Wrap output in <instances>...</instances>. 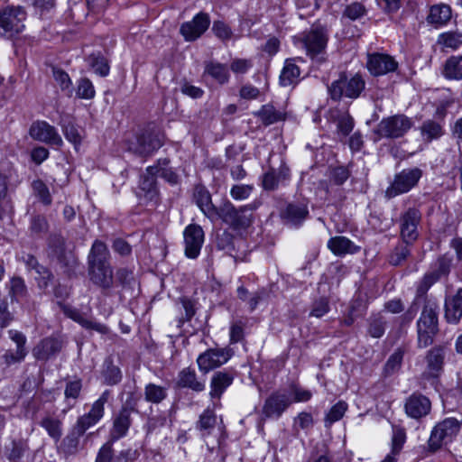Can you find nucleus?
Instances as JSON below:
<instances>
[{"label":"nucleus","instance_id":"5701e85b","mask_svg":"<svg viewBox=\"0 0 462 462\" xmlns=\"http://www.w3.org/2000/svg\"><path fill=\"white\" fill-rule=\"evenodd\" d=\"M291 180V170L286 164H282L278 169L270 168L262 176V187L264 190L273 191L280 185L285 186Z\"/></svg>","mask_w":462,"mask_h":462},{"label":"nucleus","instance_id":"680f3d73","mask_svg":"<svg viewBox=\"0 0 462 462\" xmlns=\"http://www.w3.org/2000/svg\"><path fill=\"white\" fill-rule=\"evenodd\" d=\"M96 91L91 80L88 78H81L78 81L77 96L84 99H91L95 97Z\"/></svg>","mask_w":462,"mask_h":462},{"label":"nucleus","instance_id":"39448f33","mask_svg":"<svg viewBox=\"0 0 462 462\" xmlns=\"http://www.w3.org/2000/svg\"><path fill=\"white\" fill-rule=\"evenodd\" d=\"M259 204L256 201L236 207L229 199H226L217 210L216 220L221 219L234 229L247 228L253 223V212L257 209Z\"/></svg>","mask_w":462,"mask_h":462},{"label":"nucleus","instance_id":"ea45409f","mask_svg":"<svg viewBox=\"0 0 462 462\" xmlns=\"http://www.w3.org/2000/svg\"><path fill=\"white\" fill-rule=\"evenodd\" d=\"M101 376L103 383L106 385L118 384L123 378L121 369L114 364L113 359L110 357L104 361Z\"/></svg>","mask_w":462,"mask_h":462},{"label":"nucleus","instance_id":"393cba45","mask_svg":"<svg viewBox=\"0 0 462 462\" xmlns=\"http://www.w3.org/2000/svg\"><path fill=\"white\" fill-rule=\"evenodd\" d=\"M134 411V407L124 405L114 417L113 427L110 431V439L112 441H116L126 436L132 425L131 415Z\"/></svg>","mask_w":462,"mask_h":462},{"label":"nucleus","instance_id":"a211bd4d","mask_svg":"<svg viewBox=\"0 0 462 462\" xmlns=\"http://www.w3.org/2000/svg\"><path fill=\"white\" fill-rule=\"evenodd\" d=\"M163 144V134L157 130H144L136 135V143L131 149L141 156H149Z\"/></svg>","mask_w":462,"mask_h":462},{"label":"nucleus","instance_id":"9d476101","mask_svg":"<svg viewBox=\"0 0 462 462\" xmlns=\"http://www.w3.org/2000/svg\"><path fill=\"white\" fill-rule=\"evenodd\" d=\"M437 282L438 277L430 274L429 272L426 273L424 276L418 282L415 300L411 302L409 308L396 319V321L398 322L401 328H408L411 324L419 310L417 300L421 298H424V300L429 299L427 297V292L430 288Z\"/></svg>","mask_w":462,"mask_h":462},{"label":"nucleus","instance_id":"c85d7f7f","mask_svg":"<svg viewBox=\"0 0 462 462\" xmlns=\"http://www.w3.org/2000/svg\"><path fill=\"white\" fill-rule=\"evenodd\" d=\"M444 319L447 323L457 325L462 319V288L457 292L446 299L444 304Z\"/></svg>","mask_w":462,"mask_h":462},{"label":"nucleus","instance_id":"49530a36","mask_svg":"<svg viewBox=\"0 0 462 462\" xmlns=\"http://www.w3.org/2000/svg\"><path fill=\"white\" fill-rule=\"evenodd\" d=\"M410 245L411 244L404 243L402 240L398 243L388 255L389 263L393 266H400L403 264L411 254L409 248Z\"/></svg>","mask_w":462,"mask_h":462},{"label":"nucleus","instance_id":"ddd939ff","mask_svg":"<svg viewBox=\"0 0 462 462\" xmlns=\"http://www.w3.org/2000/svg\"><path fill=\"white\" fill-rule=\"evenodd\" d=\"M422 220L420 210L415 207L407 208L400 216V237L406 244H413L420 236L419 226Z\"/></svg>","mask_w":462,"mask_h":462},{"label":"nucleus","instance_id":"338daca9","mask_svg":"<svg viewBox=\"0 0 462 462\" xmlns=\"http://www.w3.org/2000/svg\"><path fill=\"white\" fill-rule=\"evenodd\" d=\"M365 13V7L361 3L355 2L345 8L343 17L349 18L350 20H356L364 16Z\"/></svg>","mask_w":462,"mask_h":462},{"label":"nucleus","instance_id":"72a5a7b5","mask_svg":"<svg viewBox=\"0 0 462 462\" xmlns=\"http://www.w3.org/2000/svg\"><path fill=\"white\" fill-rule=\"evenodd\" d=\"M328 248L337 256L355 254L359 250L349 238L341 236L331 237L328 241Z\"/></svg>","mask_w":462,"mask_h":462},{"label":"nucleus","instance_id":"c756f323","mask_svg":"<svg viewBox=\"0 0 462 462\" xmlns=\"http://www.w3.org/2000/svg\"><path fill=\"white\" fill-rule=\"evenodd\" d=\"M64 313L86 329L97 331L101 335L109 333V328L106 325L97 322L95 319L86 317L77 309L67 308L64 310Z\"/></svg>","mask_w":462,"mask_h":462},{"label":"nucleus","instance_id":"0eeeda50","mask_svg":"<svg viewBox=\"0 0 462 462\" xmlns=\"http://www.w3.org/2000/svg\"><path fill=\"white\" fill-rule=\"evenodd\" d=\"M462 429V419L446 418L437 423L428 440V449L430 453L439 450L442 446L454 441Z\"/></svg>","mask_w":462,"mask_h":462},{"label":"nucleus","instance_id":"6e6552de","mask_svg":"<svg viewBox=\"0 0 462 462\" xmlns=\"http://www.w3.org/2000/svg\"><path fill=\"white\" fill-rule=\"evenodd\" d=\"M414 122L404 114H397L383 118L374 130L377 139H399L413 126Z\"/></svg>","mask_w":462,"mask_h":462},{"label":"nucleus","instance_id":"58836bf2","mask_svg":"<svg viewBox=\"0 0 462 462\" xmlns=\"http://www.w3.org/2000/svg\"><path fill=\"white\" fill-rule=\"evenodd\" d=\"M254 115L261 120L265 126L286 119L285 112L276 109L273 105L267 104L262 106L259 111Z\"/></svg>","mask_w":462,"mask_h":462},{"label":"nucleus","instance_id":"f257e3e1","mask_svg":"<svg viewBox=\"0 0 462 462\" xmlns=\"http://www.w3.org/2000/svg\"><path fill=\"white\" fill-rule=\"evenodd\" d=\"M111 397V391H104L96 400L90 410L79 416L69 433L62 439L61 448L67 454L78 452L80 438L91 427L95 426L105 415V405Z\"/></svg>","mask_w":462,"mask_h":462},{"label":"nucleus","instance_id":"774afa93","mask_svg":"<svg viewBox=\"0 0 462 462\" xmlns=\"http://www.w3.org/2000/svg\"><path fill=\"white\" fill-rule=\"evenodd\" d=\"M113 442L110 439L99 448L95 462H112L115 455Z\"/></svg>","mask_w":462,"mask_h":462},{"label":"nucleus","instance_id":"69168bd1","mask_svg":"<svg viewBox=\"0 0 462 462\" xmlns=\"http://www.w3.org/2000/svg\"><path fill=\"white\" fill-rule=\"evenodd\" d=\"M307 462H333V456L328 448H319L315 447Z\"/></svg>","mask_w":462,"mask_h":462},{"label":"nucleus","instance_id":"7c9ffc66","mask_svg":"<svg viewBox=\"0 0 462 462\" xmlns=\"http://www.w3.org/2000/svg\"><path fill=\"white\" fill-rule=\"evenodd\" d=\"M452 18V9L449 5L439 3L430 7L427 22L435 28L446 26Z\"/></svg>","mask_w":462,"mask_h":462},{"label":"nucleus","instance_id":"0e129e2a","mask_svg":"<svg viewBox=\"0 0 462 462\" xmlns=\"http://www.w3.org/2000/svg\"><path fill=\"white\" fill-rule=\"evenodd\" d=\"M290 391L293 394L292 402H305L312 398V393L310 390L302 388L296 383L290 385Z\"/></svg>","mask_w":462,"mask_h":462},{"label":"nucleus","instance_id":"4468645a","mask_svg":"<svg viewBox=\"0 0 462 462\" xmlns=\"http://www.w3.org/2000/svg\"><path fill=\"white\" fill-rule=\"evenodd\" d=\"M236 375L234 368L214 372L209 382V398L215 407H222L221 399L225 392L233 384Z\"/></svg>","mask_w":462,"mask_h":462},{"label":"nucleus","instance_id":"2f4dec72","mask_svg":"<svg viewBox=\"0 0 462 462\" xmlns=\"http://www.w3.org/2000/svg\"><path fill=\"white\" fill-rule=\"evenodd\" d=\"M298 60L303 61L301 58H290L285 60L280 75L281 86L290 87L299 83L301 71L296 64Z\"/></svg>","mask_w":462,"mask_h":462},{"label":"nucleus","instance_id":"e433bc0d","mask_svg":"<svg viewBox=\"0 0 462 462\" xmlns=\"http://www.w3.org/2000/svg\"><path fill=\"white\" fill-rule=\"evenodd\" d=\"M39 424L47 431L48 435L55 442L60 440L62 436L63 422L60 419L58 418V416L47 412L44 416H42Z\"/></svg>","mask_w":462,"mask_h":462},{"label":"nucleus","instance_id":"412c9836","mask_svg":"<svg viewBox=\"0 0 462 462\" xmlns=\"http://www.w3.org/2000/svg\"><path fill=\"white\" fill-rule=\"evenodd\" d=\"M291 404V401L287 393L281 391L273 392L264 402L263 414L265 419H278Z\"/></svg>","mask_w":462,"mask_h":462},{"label":"nucleus","instance_id":"bb28decb","mask_svg":"<svg viewBox=\"0 0 462 462\" xmlns=\"http://www.w3.org/2000/svg\"><path fill=\"white\" fill-rule=\"evenodd\" d=\"M193 199L205 217L212 222L216 221L218 207L213 204L211 194L204 185L198 184L194 187Z\"/></svg>","mask_w":462,"mask_h":462},{"label":"nucleus","instance_id":"bf43d9fd","mask_svg":"<svg viewBox=\"0 0 462 462\" xmlns=\"http://www.w3.org/2000/svg\"><path fill=\"white\" fill-rule=\"evenodd\" d=\"M254 190L253 184H236L231 187L230 196L235 200H245L251 196Z\"/></svg>","mask_w":462,"mask_h":462},{"label":"nucleus","instance_id":"f8f14e48","mask_svg":"<svg viewBox=\"0 0 462 462\" xmlns=\"http://www.w3.org/2000/svg\"><path fill=\"white\" fill-rule=\"evenodd\" d=\"M234 356L229 346L211 347L199 355L197 365L200 373L206 374L226 364Z\"/></svg>","mask_w":462,"mask_h":462},{"label":"nucleus","instance_id":"864d4df0","mask_svg":"<svg viewBox=\"0 0 462 462\" xmlns=\"http://www.w3.org/2000/svg\"><path fill=\"white\" fill-rule=\"evenodd\" d=\"M89 65L94 69L95 72L101 77L109 74L110 67L107 60L101 54H91L88 58Z\"/></svg>","mask_w":462,"mask_h":462},{"label":"nucleus","instance_id":"f3484780","mask_svg":"<svg viewBox=\"0 0 462 462\" xmlns=\"http://www.w3.org/2000/svg\"><path fill=\"white\" fill-rule=\"evenodd\" d=\"M183 238L185 255L189 259L198 258L205 241L203 228L198 224H189L184 229Z\"/></svg>","mask_w":462,"mask_h":462},{"label":"nucleus","instance_id":"5fc2aeb1","mask_svg":"<svg viewBox=\"0 0 462 462\" xmlns=\"http://www.w3.org/2000/svg\"><path fill=\"white\" fill-rule=\"evenodd\" d=\"M348 405L344 401L337 402L333 405L325 417L326 426H330L343 418L347 411Z\"/></svg>","mask_w":462,"mask_h":462},{"label":"nucleus","instance_id":"4be33fe9","mask_svg":"<svg viewBox=\"0 0 462 462\" xmlns=\"http://www.w3.org/2000/svg\"><path fill=\"white\" fill-rule=\"evenodd\" d=\"M309 215V207L305 200L289 202L280 210L282 220L296 226H300Z\"/></svg>","mask_w":462,"mask_h":462},{"label":"nucleus","instance_id":"603ef678","mask_svg":"<svg viewBox=\"0 0 462 462\" xmlns=\"http://www.w3.org/2000/svg\"><path fill=\"white\" fill-rule=\"evenodd\" d=\"M246 327V319H239L233 321L229 328V343L235 345L245 340V328Z\"/></svg>","mask_w":462,"mask_h":462},{"label":"nucleus","instance_id":"c9c22d12","mask_svg":"<svg viewBox=\"0 0 462 462\" xmlns=\"http://www.w3.org/2000/svg\"><path fill=\"white\" fill-rule=\"evenodd\" d=\"M437 45L441 51H457L462 46V32L448 31L438 36Z\"/></svg>","mask_w":462,"mask_h":462},{"label":"nucleus","instance_id":"3c124183","mask_svg":"<svg viewBox=\"0 0 462 462\" xmlns=\"http://www.w3.org/2000/svg\"><path fill=\"white\" fill-rule=\"evenodd\" d=\"M239 300L246 302L251 310H254L261 300L263 291H256L250 292L245 286L241 285L236 290Z\"/></svg>","mask_w":462,"mask_h":462},{"label":"nucleus","instance_id":"20e7f679","mask_svg":"<svg viewBox=\"0 0 462 462\" xmlns=\"http://www.w3.org/2000/svg\"><path fill=\"white\" fill-rule=\"evenodd\" d=\"M328 32L321 25L312 26L310 30L300 32L295 37V42L300 44L306 51V55L316 65H321L327 61V46L328 42Z\"/></svg>","mask_w":462,"mask_h":462},{"label":"nucleus","instance_id":"a18cd8bd","mask_svg":"<svg viewBox=\"0 0 462 462\" xmlns=\"http://www.w3.org/2000/svg\"><path fill=\"white\" fill-rule=\"evenodd\" d=\"M453 263V257L449 254H444L438 257L436 260L433 269L429 273L438 277L439 281L442 277H446L449 274L451 265Z\"/></svg>","mask_w":462,"mask_h":462},{"label":"nucleus","instance_id":"4c0bfd02","mask_svg":"<svg viewBox=\"0 0 462 462\" xmlns=\"http://www.w3.org/2000/svg\"><path fill=\"white\" fill-rule=\"evenodd\" d=\"M61 348L60 342L54 337L43 338L34 348V356L40 360H47Z\"/></svg>","mask_w":462,"mask_h":462},{"label":"nucleus","instance_id":"dca6fc26","mask_svg":"<svg viewBox=\"0 0 462 462\" xmlns=\"http://www.w3.org/2000/svg\"><path fill=\"white\" fill-rule=\"evenodd\" d=\"M399 68V63L387 53L373 52L367 54L366 69L374 77L383 76L388 73L395 72Z\"/></svg>","mask_w":462,"mask_h":462},{"label":"nucleus","instance_id":"b1692460","mask_svg":"<svg viewBox=\"0 0 462 462\" xmlns=\"http://www.w3.org/2000/svg\"><path fill=\"white\" fill-rule=\"evenodd\" d=\"M404 409L409 417L420 420L430 413L431 402L425 395L420 393H413L407 398Z\"/></svg>","mask_w":462,"mask_h":462},{"label":"nucleus","instance_id":"79ce46f5","mask_svg":"<svg viewBox=\"0 0 462 462\" xmlns=\"http://www.w3.org/2000/svg\"><path fill=\"white\" fill-rule=\"evenodd\" d=\"M28 450V441L23 439H14L5 448V457L11 462H19Z\"/></svg>","mask_w":462,"mask_h":462},{"label":"nucleus","instance_id":"aec40b11","mask_svg":"<svg viewBox=\"0 0 462 462\" xmlns=\"http://www.w3.org/2000/svg\"><path fill=\"white\" fill-rule=\"evenodd\" d=\"M210 17L208 14L199 12L190 22H186L180 26V33L188 42L199 39L209 27Z\"/></svg>","mask_w":462,"mask_h":462},{"label":"nucleus","instance_id":"1a4fd4ad","mask_svg":"<svg viewBox=\"0 0 462 462\" xmlns=\"http://www.w3.org/2000/svg\"><path fill=\"white\" fill-rule=\"evenodd\" d=\"M27 14L21 6L7 5L0 8V35L13 38L21 33Z\"/></svg>","mask_w":462,"mask_h":462},{"label":"nucleus","instance_id":"c03bdc74","mask_svg":"<svg viewBox=\"0 0 462 462\" xmlns=\"http://www.w3.org/2000/svg\"><path fill=\"white\" fill-rule=\"evenodd\" d=\"M405 350L398 347L387 359L383 365V374L384 377L392 376L398 373L402 367Z\"/></svg>","mask_w":462,"mask_h":462},{"label":"nucleus","instance_id":"f03ea898","mask_svg":"<svg viewBox=\"0 0 462 462\" xmlns=\"http://www.w3.org/2000/svg\"><path fill=\"white\" fill-rule=\"evenodd\" d=\"M110 253L106 245L96 240L88 254V273L94 284L110 289L113 286V271L109 263Z\"/></svg>","mask_w":462,"mask_h":462},{"label":"nucleus","instance_id":"052dcab7","mask_svg":"<svg viewBox=\"0 0 462 462\" xmlns=\"http://www.w3.org/2000/svg\"><path fill=\"white\" fill-rule=\"evenodd\" d=\"M406 441V431L403 428L393 426L392 437V449L393 454H400Z\"/></svg>","mask_w":462,"mask_h":462},{"label":"nucleus","instance_id":"4d7b16f0","mask_svg":"<svg viewBox=\"0 0 462 462\" xmlns=\"http://www.w3.org/2000/svg\"><path fill=\"white\" fill-rule=\"evenodd\" d=\"M386 322L382 316L374 317L368 324V334L374 338H380L385 332Z\"/></svg>","mask_w":462,"mask_h":462},{"label":"nucleus","instance_id":"09e8293b","mask_svg":"<svg viewBox=\"0 0 462 462\" xmlns=\"http://www.w3.org/2000/svg\"><path fill=\"white\" fill-rule=\"evenodd\" d=\"M426 360L430 370L440 371L444 364V348L440 346L432 347L428 351Z\"/></svg>","mask_w":462,"mask_h":462},{"label":"nucleus","instance_id":"2eb2a0df","mask_svg":"<svg viewBox=\"0 0 462 462\" xmlns=\"http://www.w3.org/2000/svg\"><path fill=\"white\" fill-rule=\"evenodd\" d=\"M201 78L208 87L224 86L229 83L231 74L227 64L210 60L204 61Z\"/></svg>","mask_w":462,"mask_h":462},{"label":"nucleus","instance_id":"6ab92c4d","mask_svg":"<svg viewBox=\"0 0 462 462\" xmlns=\"http://www.w3.org/2000/svg\"><path fill=\"white\" fill-rule=\"evenodd\" d=\"M30 136L36 141L53 146H61L62 139L56 128L46 121L33 122L29 130Z\"/></svg>","mask_w":462,"mask_h":462},{"label":"nucleus","instance_id":"de8ad7c7","mask_svg":"<svg viewBox=\"0 0 462 462\" xmlns=\"http://www.w3.org/2000/svg\"><path fill=\"white\" fill-rule=\"evenodd\" d=\"M170 160L168 158L159 159L154 165L158 170L157 174L164 179L171 185H176L179 183V175L173 171L172 168L169 167Z\"/></svg>","mask_w":462,"mask_h":462},{"label":"nucleus","instance_id":"e2e57ef3","mask_svg":"<svg viewBox=\"0 0 462 462\" xmlns=\"http://www.w3.org/2000/svg\"><path fill=\"white\" fill-rule=\"evenodd\" d=\"M330 310L329 300L326 297H320L311 305L310 317L322 318Z\"/></svg>","mask_w":462,"mask_h":462},{"label":"nucleus","instance_id":"13d9d810","mask_svg":"<svg viewBox=\"0 0 462 462\" xmlns=\"http://www.w3.org/2000/svg\"><path fill=\"white\" fill-rule=\"evenodd\" d=\"M314 419L311 413L302 411L294 420L293 430L298 432L300 430L309 431L313 428Z\"/></svg>","mask_w":462,"mask_h":462},{"label":"nucleus","instance_id":"cd10ccee","mask_svg":"<svg viewBox=\"0 0 462 462\" xmlns=\"http://www.w3.org/2000/svg\"><path fill=\"white\" fill-rule=\"evenodd\" d=\"M222 407H215L211 402L203 411L199 414L195 427L202 437H208L212 435L215 428L217 425V415L216 411Z\"/></svg>","mask_w":462,"mask_h":462},{"label":"nucleus","instance_id":"9b49d317","mask_svg":"<svg viewBox=\"0 0 462 462\" xmlns=\"http://www.w3.org/2000/svg\"><path fill=\"white\" fill-rule=\"evenodd\" d=\"M422 175V171L417 167L402 170L399 173L395 174L393 182L387 188L385 191L386 198L393 199L396 196L409 192L418 185Z\"/></svg>","mask_w":462,"mask_h":462},{"label":"nucleus","instance_id":"a878e982","mask_svg":"<svg viewBox=\"0 0 462 462\" xmlns=\"http://www.w3.org/2000/svg\"><path fill=\"white\" fill-rule=\"evenodd\" d=\"M176 385L180 389H189L195 393H202L206 389V381L199 376L193 367L188 366L178 373Z\"/></svg>","mask_w":462,"mask_h":462},{"label":"nucleus","instance_id":"a19ab883","mask_svg":"<svg viewBox=\"0 0 462 462\" xmlns=\"http://www.w3.org/2000/svg\"><path fill=\"white\" fill-rule=\"evenodd\" d=\"M442 74L448 79H462V55L450 56L444 63Z\"/></svg>","mask_w":462,"mask_h":462},{"label":"nucleus","instance_id":"6e6d98bb","mask_svg":"<svg viewBox=\"0 0 462 462\" xmlns=\"http://www.w3.org/2000/svg\"><path fill=\"white\" fill-rule=\"evenodd\" d=\"M351 171L348 166L339 165L330 169L329 171V180L330 181L337 185H343L350 177Z\"/></svg>","mask_w":462,"mask_h":462},{"label":"nucleus","instance_id":"8fccbe9b","mask_svg":"<svg viewBox=\"0 0 462 462\" xmlns=\"http://www.w3.org/2000/svg\"><path fill=\"white\" fill-rule=\"evenodd\" d=\"M82 387V380L79 378L69 380L66 383L64 390L65 400L68 403H69L70 400L73 401V403L69 404V408H72L77 400L80 397Z\"/></svg>","mask_w":462,"mask_h":462},{"label":"nucleus","instance_id":"473e14b6","mask_svg":"<svg viewBox=\"0 0 462 462\" xmlns=\"http://www.w3.org/2000/svg\"><path fill=\"white\" fill-rule=\"evenodd\" d=\"M158 170L155 166H149L146 168L145 173L141 175L139 181V189L144 193V196L152 199L157 196V181L156 175Z\"/></svg>","mask_w":462,"mask_h":462},{"label":"nucleus","instance_id":"37998d69","mask_svg":"<svg viewBox=\"0 0 462 462\" xmlns=\"http://www.w3.org/2000/svg\"><path fill=\"white\" fill-rule=\"evenodd\" d=\"M143 395L147 402L159 404L168 397V390L164 386L150 383L145 385Z\"/></svg>","mask_w":462,"mask_h":462},{"label":"nucleus","instance_id":"423d86ee","mask_svg":"<svg viewBox=\"0 0 462 462\" xmlns=\"http://www.w3.org/2000/svg\"><path fill=\"white\" fill-rule=\"evenodd\" d=\"M365 79L361 73L350 74L344 71L328 86V90L334 101H339L344 97L356 99L365 89Z\"/></svg>","mask_w":462,"mask_h":462},{"label":"nucleus","instance_id":"7ed1b4c3","mask_svg":"<svg viewBox=\"0 0 462 462\" xmlns=\"http://www.w3.org/2000/svg\"><path fill=\"white\" fill-rule=\"evenodd\" d=\"M439 306L437 300L426 299L422 310L416 322L417 347L426 348L434 343L439 333Z\"/></svg>","mask_w":462,"mask_h":462},{"label":"nucleus","instance_id":"f704fd0d","mask_svg":"<svg viewBox=\"0 0 462 462\" xmlns=\"http://www.w3.org/2000/svg\"><path fill=\"white\" fill-rule=\"evenodd\" d=\"M420 130L422 139L426 143H431L433 140H438L444 135V122L443 120L427 119L421 124Z\"/></svg>","mask_w":462,"mask_h":462}]
</instances>
